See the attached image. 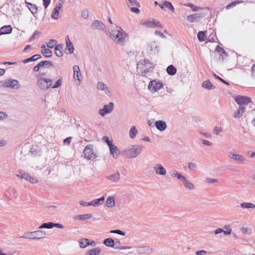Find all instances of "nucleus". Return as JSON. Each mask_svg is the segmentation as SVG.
<instances>
[{
    "instance_id": "nucleus-59",
    "label": "nucleus",
    "mask_w": 255,
    "mask_h": 255,
    "mask_svg": "<svg viewBox=\"0 0 255 255\" xmlns=\"http://www.w3.org/2000/svg\"><path fill=\"white\" fill-rule=\"evenodd\" d=\"M64 3V0H59L58 2L56 3V6L54 8L60 9L62 8Z\"/></svg>"
},
{
    "instance_id": "nucleus-30",
    "label": "nucleus",
    "mask_w": 255,
    "mask_h": 255,
    "mask_svg": "<svg viewBox=\"0 0 255 255\" xmlns=\"http://www.w3.org/2000/svg\"><path fill=\"white\" fill-rule=\"evenodd\" d=\"M26 5L30 12L34 15L36 14L38 10V6L33 3L26 2Z\"/></svg>"
},
{
    "instance_id": "nucleus-62",
    "label": "nucleus",
    "mask_w": 255,
    "mask_h": 255,
    "mask_svg": "<svg viewBox=\"0 0 255 255\" xmlns=\"http://www.w3.org/2000/svg\"><path fill=\"white\" fill-rule=\"evenodd\" d=\"M223 129L221 128L216 127L213 130V132L215 134H218L222 132Z\"/></svg>"
},
{
    "instance_id": "nucleus-21",
    "label": "nucleus",
    "mask_w": 255,
    "mask_h": 255,
    "mask_svg": "<svg viewBox=\"0 0 255 255\" xmlns=\"http://www.w3.org/2000/svg\"><path fill=\"white\" fill-rule=\"evenodd\" d=\"M109 148L110 154L113 156V157L115 159L118 158L121 153V150L119 148L114 144L110 146Z\"/></svg>"
},
{
    "instance_id": "nucleus-6",
    "label": "nucleus",
    "mask_w": 255,
    "mask_h": 255,
    "mask_svg": "<svg viewBox=\"0 0 255 255\" xmlns=\"http://www.w3.org/2000/svg\"><path fill=\"white\" fill-rule=\"evenodd\" d=\"M83 153L85 158L88 160H93L97 157L96 154L94 152L93 146L92 144H88L86 146Z\"/></svg>"
},
{
    "instance_id": "nucleus-16",
    "label": "nucleus",
    "mask_w": 255,
    "mask_h": 255,
    "mask_svg": "<svg viewBox=\"0 0 255 255\" xmlns=\"http://www.w3.org/2000/svg\"><path fill=\"white\" fill-rule=\"evenodd\" d=\"M73 72H74V77L75 81L77 80L78 81L77 85H80L82 81V76L80 72V69L79 66L77 65H74L73 67Z\"/></svg>"
},
{
    "instance_id": "nucleus-27",
    "label": "nucleus",
    "mask_w": 255,
    "mask_h": 255,
    "mask_svg": "<svg viewBox=\"0 0 255 255\" xmlns=\"http://www.w3.org/2000/svg\"><path fill=\"white\" fill-rule=\"evenodd\" d=\"M245 107H239V108L234 112V117L235 118H240L243 116L244 113L245 112Z\"/></svg>"
},
{
    "instance_id": "nucleus-42",
    "label": "nucleus",
    "mask_w": 255,
    "mask_h": 255,
    "mask_svg": "<svg viewBox=\"0 0 255 255\" xmlns=\"http://www.w3.org/2000/svg\"><path fill=\"white\" fill-rule=\"evenodd\" d=\"M197 37L199 41H204L207 37L206 32L204 31H200L197 34Z\"/></svg>"
},
{
    "instance_id": "nucleus-55",
    "label": "nucleus",
    "mask_w": 255,
    "mask_h": 255,
    "mask_svg": "<svg viewBox=\"0 0 255 255\" xmlns=\"http://www.w3.org/2000/svg\"><path fill=\"white\" fill-rule=\"evenodd\" d=\"M224 229H225L226 230H224L223 233L225 235L228 236L231 234L232 229L230 228L229 225L224 226Z\"/></svg>"
},
{
    "instance_id": "nucleus-22",
    "label": "nucleus",
    "mask_w": 255,
    "mask_h": 255,
    "mask_svg": "<svg viewBox=\"0 0 255 255\" xmlns=\"http://www.w3.org/2000/svg\"><path fill=\"white\" fill-rule=\"evenodd\" d=\"M97 89L99 91H104L105 93L108 96H109L110 94V91L107 85L102 82H98Z\"/></svg>"
},
{
    "instance_id": "nucleus-38",
    "label": "nucleus",
    "mask_w": 255,
    "mask_h": 255,
    "mask_svg": "<svg viewBox=\"0 0 255 255\" xmlns=\"http://www.w3.org/2000/svg\"><path fill=\"white\" fill-rule=\"evenodd\" d=\"M101 253L99 248H95L89 250L85 254V255H99Z\"/></svg>"
},
{
    "instance_id": "nucleus-7",
    "label": "nucleus",
    "mask_w": 255,
    "mask_h": 255,
    "mask_svg": "<svg viewBox=\"0 0 255 255\" xmlns=\"http://www.w3.org/2000/svg\"><path fill=\"white\" fill-rule=\"evenodd\" d=\"M162 83L158 80L150 81L148 85V90L151 92H155L163 88Z\"/></svg>"
},
{
    "instance_id": "nucleus-36",
    "label": "nucleus",
    "mask_w": 255,
    "mask_h": 255,
    "mask_svg": "<svg viewBox=\"0 0 255 255\" xmlns=\"http://www.w3.org/2000/svg\"><path fill=\"white\" fill-rule=\"evenodd\" d=\"M103 244L107 247H111V248H114L115 249V241L112 238H107V239H105L104 241Z\"/></svg>"
},
{
    "instance_id": "nucleus-32",
    "label": "nucleus",
    "mask_w": 255,
    "mask_h": 255,
    "mask_svg": "<svg viewBox=\"0 0 255 255\" xmlns=\"http://www.w3.org/2000/svg\"><path fill=\"white\" fill-rule=\"evenodd\" d=\"M184 5L186 6L189 7L192 9V10L193 11H195V12L198 11L199 10L203 9L205 8L209 9L208 7H201L196 6V5H194V4H193L192 3H190V2L185 3Z\"/></svg>"
},
{
    "instance_id": "nucleus-24",
    "label": "nucleus",
    "mask_w": 255,
    "mask_h": 255,
    "mask_svg": "<svg viewBox=\"0 0 255 255\" xmlns=\"http://www.w3.org/2000/svg\"><path fill=\"white\" fill-rule=\"evenodd\" d=\"M159 43L155 41H152L148 45V48L153 53L155 54L158 52L159 51Z\"/></svg>"
},
{
    "instance_id": "nucleus-49",
    "label": "nucleus",
    "mask_w": 255,
    "mask_h": 255,
    "mask_svg": "<svg viewBox=\"0 0 255 255\" xmlns=\"http://www.w3.org/2000/svg\"><path fill=\"white\" fill-rule=\"evenodd\" d=\"M60 9L54 8L51 13V17L54 19H58L59 17Z\"/></svg>"
},
{
    "instance_id": "nucleus-12",
    "label": "nucleus",
    "mask_w": 255,
    "mask_h": 255,
    "mask_svg": "<svg viewBox=\"0 0 255 255\" xmlns=\"http://www.w3.org/2000/svg\"><path fill=\"white\" fill-rule=\"evenodd\" d=\"M205 16V14L204 13H194L187 16V19L190 22H196Z\"/></svg>"
},
{
    "instance_id": "nucleus-39",
    "label": "nucleus",
    "mask_w": 255,
    "mask_h": 255,
    "mask_svg": "<svg viewBox=\"0 0 255 255\" xmlns=\"http://www.w3.org/2000/svg\"><path fill=\"white\" fill-rule=\"evenodd\" d=\"M120 175L119 172H117L108 177V179L113 182H117L120 179Z\"/></svg>"
},
{
    "instance_id": "nucleus-2",
    "label": "nucleus",
    "mask_w": 255,
    "mask_h": 255,
    "mask_svg": "<svg viewBox=\"0 0 255 255\" xmlns=\"http://www.w3.org/2000/svg\"><path fill=\"white\" fill-rule=\"evenodd\" d=\"M117 29H112L110 32V37L114 40L118 44L124 45L125 40L128 35L127 33L123 30V29L119 27L116 26Z\"/></svg>"
},
{
    "instance_id": "nucleus-47",
    "label": "nucleus",
    "mask_w": 255,
    "mask_h": 255,
    "mask_svg": "<svg viewBox=\"0 0 255 255\" xmlns=\"http://www.w3.org/2000/svg\"><path fill=\"white\" fill-rule=\"evenodd\" d=\"M92 215L91 214H85L83 215H80L74 217L75 219H79L80 220H84L86 219H90L92 217Z\"/></svg>"
},
{
    "instance_id": "nucleus-4",
    "label": "nucleus",
    "mask_w": 255,
    "mask_h": 255,
    "mask_svg": "<svg viewBox=\"0 0 255 255\" xmlns=\"http://www.w3.org/2000/svg\"><path fill=\"white\" fill-rule=\"evenodd\" d=\"M0 83L1 86L5 88H8L11 89L17 90L20 87L19 82L17 80L14 79H5L2 81H1Z\"/></svg>"
},
{
    "instance_id": "nucleus-26",
    "label": "nucleus",
    "mask_w": 255,
    "mask_h": 255,
    "mask_svg": "<svg viewBox=\"0 0 255 255\" xmlns=\"http://www.w3.org/2000/svg\"><path fill=\"white\" fill-rule=\"evenodd\" d=\"M12 28L10 25L2 26L0 28V35L10 34L12 32Z\"/></svg>"
},
{
    "instance_id": "nucleus-46",
    "label": "nucleus",
    "mask_w": 255,
    "mask_h": 255,
    "mask_svg": "<svg viewBox=\"0 0 255 255\" xmlns=\"http://www.w3.org/2000/svg\"><path fill=\"white\" fill-rule=\"evenodd\" d=\"M242 208L255 209V205L252 203L243 202L240 204Z\"/></svg>"
},
{
    "instance_id": "nucleus-28",
    "label": "nucleus",
    "mask_w": 255,
    "mask_h": 255,
    "mask_svg": "<svg viewBox=\"0 0 255 255\" xmlns=\"http://www.w3.org/2000/svg\"><path fill=\"white\" fill-rule=\"evenodd\" d=\"M155 126L160 131H163L167 127L166 123L162 121H158L155 123Z\"/></svg>"
},
{
    "instance_id": "nucleus-57",
    "label": "nucleus",
    "mask_w": 255,
    "mask_h": 255,
    "mask_svg": "<svg viewBox=\"0 0 255 255\" xmlns=\"http://www.w3.org/2000/svg\"><path fill=\"white\" fill-rule=\"evenodd\" d=\"M188 168L190 170H195L197 168V165L196 163L190 162L188 163Z\"/></svg>"
},
{
    "instance_id": "nucleus-37",
    "label": "nucleus",
    "mask_w": 255,
    "mask_h": 255,
    "mask_svg": "<svg viewBox=\"0 0 255 255\" xmlns=\"http://www.w3.org/2000/svg\"><path fill=\"white\" fill-rule=\"evenodd\" d=\"M202 87L207 90H211L215 89V86L212 84L209 80L204 81L202 84Z\"/></svg>"
},
{
    "instance_id": "nucleus-10",
    "label": "nucleus",
    "mask_w": 255,
    "mask_h": 255,
    "mask_svg": "<svg viewBox=\"0 0 255 255\" xmlns=\"http://www.w3.org/2000/svg\"><path fill=\"white\" fill-rule=\"evenodd\" d=\"M235 101L240 105L239 107H245V106L252 103L251 99L247 96H238L236 98Z\"/></svg>"
},
{
    "instance_id": "nucleus-44",
    "label": "nucleus",
    "mask_w": 255,
    "mask_h": 255,
    "mask_svg": "<svg viewBox=\"0 0 255 255\" xmlns=\"http://www.w3.org/2000/svg\"><path fill=\"white\" fill-rule=\"evenodd\" d=\"M243 0H237L233 1L227 4V5L226 7V9H229L236 6L237 5H238L240 3H243Z\"/></svg>"
},
{
    "instance_id": "nucleus-58",
    "label": "nucleus",
    "mask_w": 255,
    "mask_h": 255,
    "mask_svg": "<svg viewBox=\"0 0 255 255\" xmlns=\"http://www.w3.org/2000/svg\"><path fill=\"white\" fill-rule=\"evenodd\" d=\"M241 231L243 234L250 235L252 233V229L249 228L242 227Z\"/></svg>"
},
{
    "instance_id": "nucleus-41",
    "label": "nucleus",
    "mask_w": 255,
    "mask_h": 255,
    "mask_svg": "<svg viewBox=\"0 0 255 255\" xmlns=\"http://www.w3.org/2000/svg\"><path fill=\"white\" fill-rule=\"evenodd\" d=\"M106 206L108 207H113L115 206V202L114 198L113 197L110 196L108 197L106 201Z\"/></svg>"
},
{
    "instance_id": "nucleus-8",
    "label": "nucleus",
    "mask_w": 255,
    "mask_h": 255,
    "mask_svg": "<svg viewBox=\"0 0 255 255\" xmlns=\"http://www.w3.org/2000/svg\"><path fill=\"white\" fill-rule=\"evenodd\" d=\"M153 69V67L147 66V65H137L136 71L139 75L147 76L152 71Z\"/></svg>"
},
{
    "instance_id": "nucleus-51",
    "label": "nucleus",
    "mask_w": 255,
    "mask_h": 255,
    "mask_svg": "<svg viewBox=\"0 0 255 255\" xmlns=\"http://www.w3.org/2000/svg\"><path fill=\"white\" fill-rule=\"evenodd\" d=\"M25 180L32 184L36 183L38 181L37 179L35 177L30 176L28 173L27 178H25Z\"/></svg>"
},
{
    "instance_id": "nucleus-20",
    "label": "nucleus",
    "mask_w": 255,
    "mask_h": 255,
    "mask_svg": "<svg viewBox=\"0 0 255 255\" xmlns=\"http://www.w3.org/2000/svg\"><path fill=\"white\" fill-rule=\"evenodd\" d=\"M135 251L140 254H149L153 252V250L149 247L144 246L137 247Z\"/></svg>"
},
{
    "instance_id": "nucleus-43",
    "label": "nucleus",
    "mask_w": 255,
    "mask_h": 255,
    "mask_svg": "<svg viewBox=\"0 0 255 255\" xmlns=\"http://www.w3.org/2000/svg\"><path fill=\"white\" fill-rule=\"evenodd\" d=\"M138 131L135 127L132 126L129 132V136L130 138L134 139Z\"/></svg>"
},
{
    "instance_id": "nucleus-13",
    "label": "nucleus",
    "mask_w": 255,
    "mask_h": 255,
    "mask_svg": "<svg viewBox=\"0 0 255 255\" xmlns=\"http://www.w3.org/2000/svg\"><path fill=\"white\" fill-rule=\"evenodd\" d=\"M229 157L231 159H234L237 161L239 163L244 164L246 163L247 160L246 158L242 154H235L231 153Z\"/></svg>"
},
{
    "instance_id": "nucleus-52",
    "label": "nucleus",
    "mask_w": 255,
    "mask_h": 255,
    "mask_svg": "<svg viewBox=\"0 0 255 255\" xmlns=\"http://www.w3.org/2000/svg\"><path fill=\"white\" fill-rule=\"evenodd\" d=\"M128 4H130L131 5H135L137 7H140V4L136 0H126Z\"/></svg>"
},
{
    "instance_id": "nucleus-5",
    "label": "nucleus",
    "mask_w": 255,
    "mask_h": 255,
    "mask_svg": "<svg viewBox=\"0 0 255 255\" xmlns=\"http://www.w3.org/2000/svg\"><path fill=\"white\" fill-rule=\"evenodd\" d=\"M52 80L49 78H38L37 85L43 90H46L51 87Z\"/></svg>"
},
{
    "instance_id": "nucleus-15",
    "label": "nucleus",
    "mask_w": 255,
    "mask_h": 255,
    "mask_svg": "<svg viewBox=\"0 0 255 255\" xmlns=\"http://www.w3.org/2000/svg\"><path fill=\"white\" fill-rule=\"evenodd\" d=\"M153 169L156 174L158 175L164 176L166 174V171L161 164L158 163L155 164L153 167Z\"/></svg>"
},
{
    "instance_id": "nucleus-35",
    "label": "nucleus",
    "mask_w": 255,
    "mask_h": 255,
    "mask_svg": "<svg viewBox=\"0 0 255 255\" xmlns=\"http://www.w3.org/2000/svg\"><path fill=\"white\" fill-rule=\"evenodd\" d=\"M80 247L81 248H85L86 247L90 246V240L87 239L83 238L79 241Z\"/></svg>"
},
{
    "instance_id": "nucleus-3",
    "label": "nucleus",
    "mask_w": 255,
    "mask_h": 255,
    "mask_svg": "<svg viewBox=\"0 0 255 255\" xmlns=\"http://www.w3.org/2000/svg\"><path fill=\"white\" fill-rule=\"evenodd\" d=\"M46 236L45 231L39 229L35 231L25 233L22 238L31 240H40L44 239Z\"/></svg>"
},
{
    "instance_id": "nucleus-54",
    "label": "nucleus",
    "mask_w": 255,
    "mask_h": 255,
    "mask_svg": "<svg viewBox=\"0 0 255 255\" xmlns=\"http://www.w3.org/2000/svg\"><path fill=\"white\" fill-rule=\"evenodd\" d=\"M40 34H41V32L37 30H35L32 34V35L29 37V42H30L34 40L36 38V37L37 36H38Z\"/></svg>"
},
{
    "instance_id": "nucleus-19",
    "label": "nucleus",
    "mask_w": 255,
    "mask_h": 255,
    "mask_svg": "<svg viewBox=\"0 0 255 255\" xmlns=\"http://www.w3.org/2000/svg\"><path fill=\"white\" fill-rule=\"evenodd\" d=\"M91 27L94 29H100L102 31H105L106 29L105 25L101 21L95 20L91 24Z\"/></svg>"
},
{
    "instance_id": "nucleus-18",
    "label": "nucleus",
    "mask_w": 255,
    "mask_h": 255,
    "mask_svg": "<svg viewBox=\"0 0 255 255\" xmlns=\"http://www.w3.org/2000/svg\"><path fill=\"white\" fill-rule=\"evenodd\" d=\"M66 47L65 49V52L68 51L69 54H72L74 51V47L72 42L70 40L68 35H67L65 37Z\"/></svg>"
},
{
    "instance_id": "nucleus-48",
    "label": "nucleus",
    "mask_w": 255,
    "mask_h": 255,
    "mask_svg": "<svg viewBox=\"0 0 255 255\" xmlns=\"http://www.w3.org/2000/svg\"><path fill=\"white\" fill-rule=\"evenodd\" d=\"M163 3L164 4V6L168 8L172 12H174L175 9L171 2L167 0H164L163 1Z\"/></svg>"
},
{
    "instance_id": "nucleus-34",
    "label": "nucleus",
    "mask_w": 255,
    "mask_h": 255,
    "mask_svg": "<svg viewBox=\"0 0 255 255\" xmlns=\"http://www.w3.org/2000/svg\"><path fill=\"white\" fill-rule=\"evenodd\" d=\"M183 182L185 188L190 190H193L195 188L194 185L186 178L185 179Z\"/></svg>"
},
{
    "instance_id": "nucleus-40",
    "label": "nucleus",
    "mask_w": 255,
    "mask_h": 255,
    "mask_svg": "<svg viewBox=\"0 0 255 255\" xmlns=\"http://www.w3.org/2000/svg\"><path fill=\"white\" fill-rule=\"evenodd\" d=\"M215 51L218 52L220 56H222L223 58L224 55L226 57L228 56L227 52L221 47H220L219 45H217Z\"/></svg>"
},
{
    "instance_id": "nucleus-11",
    "label": "nucleus",
    "mask_w": 255,
    "mask_h": 255,
    "mask_svg": "<svg viewBox=\"0 0 255 255\" xmlns=\"http://www.w3.org/2000/svg\"><path fill=\"white\" fill-rule=\"evenodd\" d=\"M17 191L13 187H10L5 193V197L9 200L16 199L18 197Z\"/></svg>"
},
{
    "instance_id": "nucleus-1",
    "label": "nucleus",
    "mask_w": 255,
    "mask_h": 255,
    "mask_svg": "<svg viewBox=\"0 0 255 255\" xmlns=\"http://www.w3.org/2000/svg\"><path fill=\"white\" fill-rule=\"evenodd\" d=\"M144 148L141 145H129L125 148L122 152V155L128 158H134L137 157Z\"/></svg>"
},
{
    "instance_id": "nucleus-31",
    "label": "nucleus",
    "mask_w": 255,
    "mask_h": 255,
    "mask_svg": "<svg viewBox=\"0 0 255 255\" xmlns=\"http://www.w3.org/2000/svg\"><path fill=\"white\" fill-rule=\"evenodd\" d=\"M253 62L251 59L246 57H244L241 55H239L237 57V62L238 63H242V64H251Z\"/></svg>"
},
{
    "instance_id": "nucleus-63",
    "label": "nucleus",
    "mask_w": 255,
    "mask_h": 255,
    "mask_svg": "<svg viewBox=\"0 0 255 255\" xmlns=\"http://www.w3.org/2000/svg\"><path fill=\"white\" fill-rule=\"evenodd\" d=\"M206 182L209 183H215L218 182V180L210 177H207L206 178Z\"/></svg>"
},
{
    "instance_id": "nucleus-29",
    "label": "nucleus",
    "mask_w": 255,
    "mask_h": 255,
    "mask_svg": "<svg viewBox=\"0 0 255 255\" xmlns=\"http://www.w3.org/2000/svg\"><path fill=\"white\" fill-rule=\"evenodd\" d=\"M105 200V197L102 196L100 198L95 199L90 202V206H93L94 207H97L100 205H102Z\"/></svg>"
},
{
    "instance_id": "nucleus-64",
    "label": "nucleus",
    "mask_w": 255,
    "mask_h": 255,
    "mask_svg": "<svg viewBox=\"0 0 255 255\" xmlns=\"http://www.w3.org/2000/svg\"><path fill=\"white\" fill-rule=\"evenodd\" d=\"M139 7H131L130 9L132 12L136 14H139L140 13V10L138 8Z\"/></svg>"
},
{
    "instance_id": "nucleus-14",
    "label": "nucleus",
    "mask_w": 255,
    "mask_h": 255,
    "mask_svg": "<svg viewBox=\"0 0 255 255\" xmlns=\"http://www.w3.org/2000/svg\"><path fill=\"white\" fill-rule=\"evenodd\" d=\"M142 25L150 28H161L162 25L159 21L152 19V21L146 20L142 23Z\"/></svg>"
},
{
    "instance_id": "nucleus-60",
    "label": "nucleus",
    "mask_w": 255,
    "mask_h": 255,
    "mask_svg": "<svg viewBox=\"0 0 255 255\" xmlns=\"http://www.w3.org/2000/svg\"><path fill=\"white\" fill-rule=\"evenodd\" d=\"M16 176L18 178H20L21 179H24L25 180V178H27V173L24 172H20L19 173L17 174Z\"/></svg>"
},
{
    "instance_id": "nucleus-50",
    "label": "nucleus",
    "mask_w": 255,
    "mask_h": 255,
    "mask_svg": "<svg viewBox=\"0 0 255 255\" xmlns=\"http://www.w3.org/2000/svg\"><path fill=\"white\" fill-rule=\"evenodd\" d=\"M41 53L46 57H50L52 55V51L48 48H44L42 49Z\"/></svg>"
},
{
    "instance_id": "nucleus-17",
    "label": "nucleus",
    "mask_w": 255,
    "mask_h": 255,
    "mask_svg": "<svg viewBox=\"0 0 255 255\" xmlns=\"http://www.w3.org/2000/svg\"><path fill=\"white\" fill-rule=\"evenodd\" d=\"M115 249L120 251H124L122 253L124 255L133 254L134 253V250L131 247L129 246H116Z\"/></svg>"
},
{
    "instance_id": "nucleus-33",
    "label": "nucleus",
    "mask_w": 255,
    "mask_h": 255,
    "mask_svg": "<svg viewBox=\"0 0 255 255\" xmlns=\"http://www.w3.org/2000/svg\"><path fill=\"white\" fill-rule=\"evenodd\" d=\"M54 227H56L59 229H63V226L59 223H54L52 222L46 223V229H52Z\"/></svg>"
},
{
    "instance_id": "nucleus-61",
    "label": "nucleus",
    "mask_w": 255,
    "mask_h": 255,
    "mask_svg": "<svg viewBox=\"0 0 255 255\" xmlns=\"http://www.w3.org/2000/svg\"><path fill=\"white\" fill-rule=\"evenodd\" d=\"M111 233H114V234H118L120 235L124 236L125 235V233L120 230H112L110 231Z\"/></svg>"
},
{
    "instance_id": "nucleus-25",
    "label": "nucleus",
    "mask_w": 255,
    "mask_h": 255,
    "mask_svg": "<svg viewBox=\"0 0 255 255\" xmlns=\"http://www.w3.org/2000/svg\"><path fill=\"white\" fill-rule=\"evenodd\" d=\"M63 47V44H58L55 46V54L57 56L60 57L63 55V52L62 51Z\"/></svg>"
},
{
    "instance_id": "nucleus-53",
    "label": "nucleus",
    "mask_w": 255,
    "mask_h": 255,
    "mask_svg": "<svg viewBox=\"0 0 255 255\" xmlns=\"http://www.w3.org/2000/svg\"><path fill=\"white\" fill-rule=\"evenodd\" d=\"M57 43V41L55 39H51L47 43V46L49 48H53Z\"/></svg>"
},
{
    "instance_id": "nucleus-56",
    "label": "nucleus",
    "mask_w": 255,
    "mask_h": 255,
    "mask_svg": "<svg viewBox=\"0 0 255 255\" xmlns=\"http://www.w3.org/2000/svg\"><path fill=\"white\" fill-rule=\"evenodd\" d=\"M102 140L107 143V144H108V145L109 146V147H110V146H112L113 144V142H112V140H110L109 137H107V136H104L102 137Z\"/></svg>"
},
{
    "instance_id": "nucleus-23",
    "label": "nucleus",
    "mask_w": 255,
    "mask_h": 255,
    "mask_svg": "<svg viewBox=\"0 0 255 255\" xmlns=\"http://www.w3.org/2000/svg\"><path fill=\"white\" fill-rule=\"evenodd\" d=\"M41 57H42L40 54H36L30 57H28L27 58L22 60L20 61V62H22L23 64H26L29 62H35L36 60L41 58Z\"/></svg>"
},
{
    "instance_id": "nucleus-9",
    "label": "nucleus",
    "mask_w": 255,
    "mask_h": 255,
    "mask_svg": "<svg viewBox=\"0 0 255 255\" xmlns=\"http://www.w3.org/2000/svg\"><path fill=\"white\" fill-rule=\"evenodd\" d=\"M114 108V105L112 102H110L108 104L104 106L103 109L99 110V114L104 117L106 114H110L112 112Z\"/></svg>"
},
{
    "instance_id": "nucleus-45",
    "label": "nucleus",
    "mask_w": 255,
    "mask_h": 255,
    "mask_svg": "<svg viewBox=\"0 0 255 255\" xmlns=\"http://www.w3.org/2000/svg\"><path fill=\"white\" fill-rule=\"evenodd\" d=\"M166 71L169 75H174L176 74V68L173 65H169L166 68Z\"/></svg>"
}]
</instances>
